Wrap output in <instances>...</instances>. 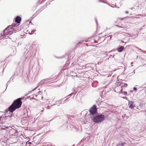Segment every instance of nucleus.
<instances>
[{
	"label": "nucleus",
	"instance_id": "nucleus-13",
	"mask_svg": "<svg viewBox=\"0 0 146 146\" xmlns=\"http://www.w3.org/2000/svg\"><path fill=\"white\" fill-rule=\"evenodd\" d=\"M21 18L19 16H18L16 17L15 19V21L17 23H19L21 21Z\"/></svg>",
	"mask_w": 146,
	"mask_h": 146
},
{
	"label": "nucleus",
	"instance_id": "nucleus-46",
	"mask_svg": "<svg viewBox=\"0 0 146 146\" xmlns=\"http://www.w3.org/2000/svg\"><path fill=\"white\" fill-rule=\"evenodd\" d=\"M41 111L43 112V110H41Z\"/></svg>",
	"mask_w": 146,
	"mask_h": 146
},
{
	"label": "nucleus",
	"instance_id": "nucleus-18",
	"mask_svg": "<svg viewBox=\"0 0 146 146\" xmlns=\"http://www.w3.org/2000/svg\"><path fill=\"white\" fill-rule=\"evenodd\" d=\"M90 40H89V41H90L92 43H97L96 42L97 41V40H95L94 38H90L89 39Z\"/></svg>",
	"mask_w": 146,
	"mask_h": 146
},
{
	"label": "nucleus",
	"instance_id": "nucleus-16",
	"mask_svg": "<svg viewBox=\"0 0 146 146\" xmlns=\"http://www.w3.org/2000/svg\"><path fill=\"white\" fill-rule=\"evenodd\" d=\"M1 143V144L3 146H6L7 144V140H4L2 141Z\"/></svg>",
	"mask_w": 146,
	"mask_h": 146
},
{
	"label": "nucleus",
	"instance_id": "nucleus-15",
	"mask_svg": "<svg viewBox=\"0 0 146 146\" xmlns=\"http://www.w3.org/2000/svg\"><path fill=\"white\" fill-rule=\"evenodd\" d=\"M133 103L132 102H129V107L131 109H133L134 108V107L133 105Z\"/></svg>",
	"mask_w": 146,
	"mask_h": 146
},
{
	"label": "nucleus",
	"instance_id": "nucleus-43",
	"mask_svg": "<svg viewBox=\"0 0 146 146\" xmlns=\"http://www.w3.org/2000/svg\"><path fill=\"white\" fill-rule=\"evenodd\" d=\"M133 63V62H131V64H132Z\"/></svg>",
	"mask_w": 146,
	"mask_h": 146
},
{
	"label": "nucleus",
	"instance_id": "nucleus-12",
	"mask_svg": "<svg viewBox=\"0 0 146 146\" xmlns=\"http://www.w3.org/2000/svg\"><path fill=\"white\" fill-rule=\"evenodd\" d=\"M62 100H58L56 102L55 104H54L51 106H52V105H57L58 106L60 104L62 103Z\"/></svg>",
	"mask_w": 146,
	"mask_h": 146
},
{
	"label": "nucleus",
	"instance_id": "nucleus-47",
	"mask_svg": "<svg viewBox=\"0 0 146 146\" xmlns=\"http://www.w3.org/2000/svg\"><path fill=\"white\" fill-rule=\"evenodd\" d=\"M51 146H55V145H52Z\"/></svg>",
	"mask_w": 146,
	"mask_h": 146
},
{
	"label": "nucleus",
	"instance_id": "nucleus-49",
	"mask_svg": "<svg viewBox=\"0 0 146 146\" xmlns=\"http://www.w3.org/2000/svg\"><path fill=\"white\" fill-rule=\"evenodd\" d=\"M123 98H124V97H123Z\"/></svg>",
	"mask_w": 146,
	"mask_h": 146
},
{
	"label": "nucleus",
	"instance_id": "nucleus-48",
	"mask_svg": "<svg viewBox=\"0 0 146 146\" xmlns=\"http://www.w3.org/2000/svg\"><path fill=\"white\" fill-rule=\"evenodd\" d=\"M135 73V72H134V73L133 74H134Z\"/></svg>",
	"mask_w": 146,
	"mask_h": 146
},
{
	"label": "nucleus",
	"instance_id": "nucleus-42",
	"mask_svg": "<svg viewBox=\"0 0 146 146\" xmlns=\"http://www.w3.org/2000/svg\"><path fill=\"white\" fill-rule=\"evenodd\" d=\"M68 99V98H66L64 101V102L65 101H66V100H67Z\"/></svg>",
	"mask_w": 146,
	"mask_h": 146
},
{
	"label": "nucleus",
	"instance_id": "nucleus-26",
	"mask_svg": "<svg viewBox=\"0 0 146 146\" xmlns=\"http://www.w3.org/2000/svg\"><path fill=\"white\" fill-rule=\"evenodd\" d=\"M98 1L99 2H102V3H106V2H105L104 1V0H98Z\"/></svg>",
	"mask_w": 146,
	"mask_h": 146
},
{
	"label": "nucleus",
	"instance_id": "nucleus-44",
	"mask_svg": "<svg viewBox=\"0 0 146 146\" xmlns=\"http://www.w3.org/2000/svg\"><path fill=\"white\" fill-rule=\"evenodd\" d=\"M41 98L42 99H43V97L42 96H41Z\"/></svg>",
	"mask_w": 146,
	"mask_h": 146
},
{
	"label": "nucleus",
	"instance_id": "nucleus-36",
	"mask_svg": "<svg viewBox=\"0 0 146 146\" xmlns=\"http://www.w3.org/2000/svg\"><path fill=\"white\" fill-rule=\"evenodd\" d=\"M134 9V7H132V8H130V9H131V10H132V9Z\"/></svg>",
	"mask_w": 146,
	"mask_h": 146
},
{
	"label": "nucleus",
	"instance_id": "nucleus-8",
	"mask_svg": "<svg viewBox=\"0 0 146 146\" xmlns=\"http://www.w3.org/2000/svg\"><path fill=\"white\" fill-rule=\"evenodd\" d=\"M97 110L96 106L95 105H94L90 109L89 111L91 114L93 115L96 112Z\"/></svg>",
	"mask_w": 146,
	"mask_h": 146
},
{
	"label": "nucleus",
	"instance_id": "nucleus-51",
	"mask_svg": "<svg viewBox=\"0 0 146 146\" xmlns=\"http://www.w3.org/2000/svg\"><path fill=\"white\" fill-rule=\"evenodd\" d=\"M42 108V109H43L44 108H43V107Z\"/></svg>",
	"mask_w": 146,
	"mask_h": 146
},
{
	"label": "nucleus",
	"instance_id": "nucleus-11",
	"mask_svg": "<svg viewBox=\"0 0 146 146\" xmlns=\"http://www.w3.org/2000/svg\"><path fill=\"white\" fill-rule=\"evenodd\" d=\"M23 66H21L20 67H18L16 69V71L17 72V74L20 73L21 72L23 71Z\"/></svg>",
	"mask_w": 146,
	"mask_h": 146
},
{
	"label": "nucleus",
	"instance_id": "nucleus-32",
	"mask_svg": "<svg viewBox=\"0 0 146 146\" xmlns=\"http://www.w3.org/2000/svg\"><path fill=\"white\" fill-rule=\"evenodd\" d=\"M117 27H118L120 28H123V27L117 25Z\"/></svg>",
	"mask_w": 146,
	"mask_h": 146
},
{
	"label": "nucleus",
	"instance_id": "nucleus-23",
	"mask_svg": "<svg viewBox=\"0 0 146 146\" xmlns=\"http://www.w3.org/2000/svg\"><path fill=\"white\" fill-rule=\"evenodd\" d=\"M12 30L13 31V33H16L17 31H18V30L17 28H13Z\"/></svg>",
	"mask_w": 146,
	"mask_h": 146
},
{
	"label": "nucleus",
	"instance_id": "nucleus-10",
	"mask_svg": "<svg viewBox=\"0 0 146 146\" xmlns=\"http://www.w3.org/2000/svg\"><path fill=\"white\" fill-rule=\"evenodd\" d=\"M97 41L96 42L100 43L103 42L105 39V37L104 36H102L97 37Z\"/></svg>",
	"mask_w": 146,
	"mask_h": 146
},
{
	"label": "nucleus",
	"instance_id": "nucleus-45",
	"mask_svg": "<svg viewBox=\"0 0 146 146\" xmlns=\"http://www.w3.org/2000/svg\"><path fill=\"white\" fill-rule=\"evenodd\" d=\"M111 7H114L113 6H111Z\"/></svg>",
	"mask_w": 146,
	"mask_h": 146
},
{
	"label": "nucleus",
	"instance_id": "nucleus-7",
	"mask_svg": "<svg viewBox=\"0 0 146 146\" xmlns=\"http://www.w3.org/2000/svg\"><path fill=\"white\" fill-rule=\"evenodd\" d=\"M50 78H46L45 79H43L38 84V86L36 88H35L34 89H33V90H32V91H30V92H28V94H29L31 93L33 91H34L40 85H42L43 84H44L45 83L47 82H48V81L50 80Z\"/></svg>",
	"mask_w": 146,
	"mask_h": 146
},
{
	"label": "nucleus",
	"instance_id": "nucleus-50",
	"mask_svg": "<svg viewBox=\"0 0 146 146\" xmlns=\"http://www.w3.org/2000/svg\"><path fill=\"white\" fill-rule=\"evenodd\" d=\"M58 58H60L58 57Z\"/></svg>",
	"mask_w": 146,
	"mask_h": 146
},
{
	"label": "nucleus",
	"instance_id": "nucleus-41",
	"mask_svg": "<svg viewBox=\"0 0 146 146\" xmlns=\"http://www.w3.org/2000/svg\"><path fill=\"white\" fill-rule=\"evenodd\" d=\"M49 100V99H46V100H45V101H48V100Z\"/></svg>",
	"mask_w": 146,
	"mask_h": 146
},
{
	"label": "nucleus",
	"instance_id": "nucleus-3",
	"mask_svg": "<svg viewBox=\"0 0 146 146\" xmlns=\"http://www.w3.org/2000/svg\"><path fill=\"white\" fill-rule=\"evenodd\" d=\"M105 116L102 114H100L94 116L93 121L96 123H100L103 121L105 119Z\"/></svg>",
	"mask_w": 146,
	"mask_h": 146
},
{
	"label": "nucleus",
	"instance_id": "nucleus-39",
	"mask_svg": "<svg viewBox=\"0 0 146 146\" xmlns=\"http://www.w3.org/2000/svg\"><path fill=\"white\" fill-rule=\"evenodd\" d=\"M96 24L97 25L98 24H97V21L96 20Z\"/></svg>",
	"mask_w": 146,
	"mask_h": 146
},
{
	"label": "nucleus",
	"instance_id": "nucleus-35",
	"mask_svg": "<svg viewBox=\"0 0 146 146\" xmlns=\"http://www.w3.org/2000/svg\"><path fill=\"white\" fill-rule=\"evenodd\" d=\"M125 13L127 14L128 13V11H126L125 12Z\"/></svg>",
	"mask_w": 146,
	"mask_h": 146
},
{
	"label": "nucleus",
	"instance_id": "nucleus-6",
	"mask_svg": "<svg viewBox=\"0 0 146 146\" xmlns=\"http://www.w3.org/2000/svg\"><path fill=\"white\" fill-rule=\"evenodd\" d=\"M10 128L9 129V133L10 135V137H13V136L17 137L18 135V132L15 130L14 129L10 127H9Z\"/></svg>",
	"mask_w": 146,
	"mask_h": 146
},
{
	"label": "nucleus",
	"instance_id": "nucleus-14",
	"mask_svg": "<svg viewBox=\"0 0 146 146\" xmlns=\"http://www.w3.org/2000/svg\"><path fill=\"white\" fill-rule=\"evenodd\" d=\"M6 119L4 116L2 115L0 117V124H3V122L5 121V120Z\"/></svg>",
	"mask_w": 146,
	"mask_h": 146
},
{
	"label": "nucleus",
	"instance_id": "nucleus-5",
	"mask_svg": "<svg viewBox=\"0 0 146 146\" xmlns=\"http://www.w3.org/2000/svg\"><path fill=\"white\" fill-rule=\"evenodd\" d=\"M12 26H9L5 29L3 31V35L9 36L12 34L13 33Z\"/></svg>",
	"mask_w": 146,
	"mask_h": 146
},
{
	"label": "nucleus",
	"instance_id": "nucleus-29",
	"mask_svg": "<svg viewBox=\"0 0 146 146\" xmlns=\"http://www.w3.org/2000/svg\"><path fill=\"white\" fill-rule=\"evenodd\" d=\"M133 89L134 91H135V92L137 91V88L135 87H134L133 88Z\"/></svg>",
	"mask_w": 146,
	"mask_h": 146
},
{
	"label": "nucleus",
	"instance_id": "nucleus-33",
	"mask_svg": "<svg viewBox=\"0 0 146 146\" xmlns=\"http://www.w3.org/2000/svg\"><path fill=\"white\" fill-rule=\"evenodd\" d=\"M52 144L51 143H50L48 145H47V146H51Z\"/></svg>",
	"mask_w": 146,
	"mask_h": 146
},
{
	"label": "nucleus",
	"instance_id": "nucleus-28",
	"mask_svg": "<svg viewBox=\"0 0 146 146\" xmlns=\"http://www.w3.org/2000/svg\"><path fill=\"white\" fill-rule=\"evenodd\" d=\"M81 42H79L78 43H80L82 42H87V41L85 40H81Z\"/></svg>",
	"mask_w": 146,
	"mask_h": 146
},
{
	"label": "nucleus",
	"instance_id": "nucleus-40",
	"mask_svg": "<svg viewBox=\"0 0 146 146\" xmlns=\"http://www.w3.org/2000/svg\"><path fill=\"white\" fill-rule=\"evenodd\" d=\"M73 92H74L75 91V89H74V88H73Z\"/></svg>",
	"mask_w": 146,
	"mask_h": 146
},
{
	"label": "nucleus",
	"instance_id": "nucleus-9",
	"mask_svg": "<svg viewBox=\"0 0 146 146\" xmlns=\"http://www.w3.org/2000/svg\"><path fill=\"white\" fill-rule=\"evenodd\" d=\"M138 31L136 30L134 31L131 34H128L129 36L134 38H136L138 36Z\"/></svg>",
	"mask_w": 146,
	"mask_h": 146
},
{
	"label": "nucleus",
	"instance_id": "nucleus-25",
	"mask_svg": "<svg viewBox=\"0 0 146 146\" xmlns=\"http://www.w3.org/2000/svg\"><path fill=\"white\" fill-rule=\"evenodd\" d=\"M126 143H122L121 144H119L118 145L119 146H123Z\"/></svg>",
	"mask_w": 146,
	"mask_h": 146
},
{
	"label": "nucleus",
	"instance_id": "nucleus-37",
	"mask_svg": "<svg viewBox=\"0 0 146 146\" xmlns=\"http://www.w3.org/2000/svg\"><path fill=\"white\" fill-rule=\"evenodd\" d=\"M111 51H111H111H110L109 52H108V53H110V52H111Z\"/></svg>",
	"mask_w": 146,
	"mask_h": 146
},
{
	"label": "nucleus",
	"instance_id": "nucleus-19",
	"mask_svg": "<svg viewBox=\"0 0 146 146\" xmlns=\"http://www.w3.org/2000/svg\"><path fill=\"white\" fill-rule=\"evenodd\" d=\"M17 23L16 22L13 23L12 25H9V26H12V28H13V27H16L18 26Z\"/></svg>",
	"mask_w": 146,
	"mask_h": 146
},
{
	"label": "nucleus",
	"instance_id": "nucleus-27",
	"mask_svg": "<svg viewBox=\"0 0 146 146\" xmlns=\"http://www.w3.org/2000/svg\"><path fill=\"white\" fill-rule=\"evenodd\" d=\"M123 93L122 94H123L124 95H126L127 94V93L126 92L123 91Z\"/></svg>",
	"mask_w": 146,
	"mask_h": 146
},
{
	"label": "nucleus",
	"instance_id": "nucleus-1",
	"mask_svg": "<svg viewBox=\"0 0 146 146\" xmlns=\"http://www.w3.org/2000/svg\"><path fill=\"white\" fill-rule=\"evenodd\" d=\"M123 81V80H121L119 81L118 80L116 83V84L117 86L115 88V91L116 92L119 93V94L123 93V90L127 86V84L122 82Z\"/></svg>",
	"mask_w": 146,
	"mask_h": 146
},
{
	"label": "nucleus",
	"instance_id": "nucleus-34",
	"mask_svg": "<svg viewBox=\"0 0 146 146\" xmlns=\"http://www.w3.org/2000/svg\"><path fill=\"white\" fill-rule=\"evenodd\" d=\"M112 55H110V57H109L108 58V59H109L110 58H111V57H113H113L112 56Z\"/></svg>",
	"mask_w": 146,
	"mask_h": 146
},
{
	"label": "nucleus",
	"instance_id": "nucleus-21",
	"mask_svg": "<svg viewBox=\"0 0 146 146\" xmlns=\"http://www.w3.org/2000/svg\"><path fill=\"white\" fill-rule=\"evenodd\" d=\"M8 128V127L6 126L2 125L1 126V129H5Z\"/></svg>",
	"mask_w": 146,
	"mask_h": 146
},
{
	"label": "nucleus",
	"instance_id": "nucleus-17",
	"mask_svg": "<svg viewBox=\"0 0 146 146\" xmlns=\"http://www.w3.org/2000/svg\"><path fill=\"white\" fill-rule=\"evenodd\" d=\"M124 49V47L123 46H121L117 49L118 51L119 52H122Z\"/></svg>",
	"mask_w": 146,
	"mask_h": 146
},
{
	"label": "nucleus",
	"instance_id": "nucleus-22",
	"mask_svg": "<svg viewBox=\"0 0 146 146\" xmlns=\"http://www.w3.org/2000/svg\"><path fill=\"white\" fill-rule=\"evenodd\" d=\"M121 33H122L120 32H117L114 34H113V35L115 36H117V35H119V34Z\"/></svg>",
	"mask_w": 146,
	"mask_h": 146
},
{
	"label": "nucleus",
	"instance_id": "nucleus-38",
	"mask_svg": "<svg viewBox=\"0 0 146 146\" xmlns=\"http://www.w3.org/2000/svg\"><path fill=\"white\" fill-rule=\"evenodd\" d=\"M105 57H106V56H107V55H108V54H105Z\"/></svg>",
	"mask_w": 146,
	"mask_h": 146
},
{
	"label": "nucleus",
	"instance_id": "nucleus-20",
	"mask_svg": "<svg viewBox=\"0 0 146 146\" xmlns=\"http://www.w3.org/2000/svg\"><path fill=\"white\" fill-rule=\"evenodd\" d=\"M135 47L136 48H137V49H138L139 50H140L141 51V54H142L143 53H146V51L143 50H141V49L140 48H139L138 47Z\"/></svg>",
	"mask_w": 146,
	"mask_h": 146
},
{
	"label": "nucleus",
	"instance_id": "nucleus-4",
	"mask_svg": "<svg viewBox=\"0 0 146 146\" xmlns=\"http://www.w3.org/2000/svg\"><path fill=\"white\" fill-rule=\"evenodd\" d=\"M11 110H12V109L11 108H9V107L5 110L4 116L6 118V119H12V117H13V116L11 113V112H13V111H12Z\"/></svg>",
	"mask_w": 146,
	"mask_h": 146
},
{
	"label": "nucleus",
	"instance_id": "nucleus-30",
	"mask_svg": "<svg viewBox=\"0 0 146 146\" xmlns=\"http://www.w3.org/2000/svg\"><path fill=\"white\" fill-rule=\"evenodd\" d=\"M72 94H74H74L73 93H72L71 94H70L69 95H68V96H72Z\"/></svg>",
	"mask_w": 146,
	"mask_h": 146
},
{
	"label": "nucleus",
	"instance_id": "nucleus-2",
	"mask_svg": "<svg viewBox=\"0 0 146 146\" xmlns=\"http://www.w3.org/2000/svg\"><path fill=\"white\" fill-rule=\"evenodd\" d=\"M22 98H19L13 102V104L9 107V108L12 109L11 110L12 111H14L16 109L20 108L21 106L22 102L21 101Z\"/></svg>",
	"mask_w": 146,
	"mask_h": 146
},
{
	"label": "nucleus",
	"instance_id": "nucleus-24",
	"mask_svg": "<svg viewBox=\"0 0 146 146\" xmlns=\"http://www.w3.org/2000/svg\"><path fill=\"white\" fill-rule=\"evenodd\" d=\"M44 108H46V109H49V107L48 105H47L46 104L45 105V106L44 107Z\"/></svg>",
	"mask_w": 146,
	"mask_h": 146
},
{
	"label": "nucleus",
	"instance_id": "nucleus-31",
	"mask_svg": "<svg viewBox=\"0 0 146 146\" xmlns=\"http://www.w3.org/2000/svg\"><path fill=\"white\" fill-rule=\"evenodd\" d=\"M108 37H110V39H111L112 38V35H109V36H108Z\"/></svg>",
	"mask_w": 146,
	"mask_h": 146
}]
</instances>
